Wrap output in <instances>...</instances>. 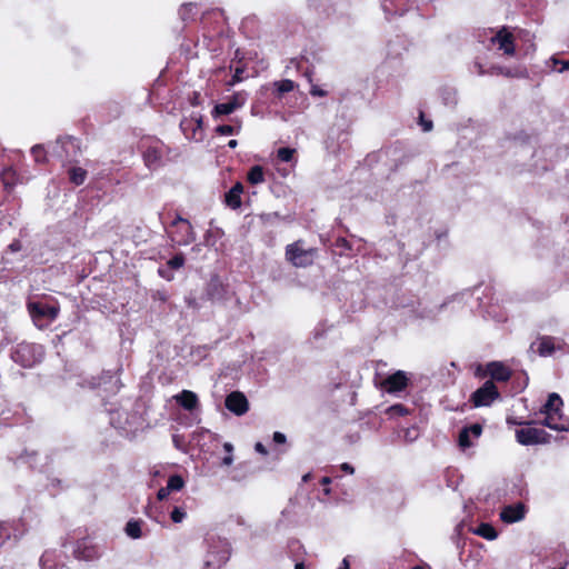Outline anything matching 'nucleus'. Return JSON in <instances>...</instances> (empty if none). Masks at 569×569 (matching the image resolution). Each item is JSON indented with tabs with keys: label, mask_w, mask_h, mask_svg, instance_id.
Wrapping results in <instances>:
<instances>
[{
	"label": "nucleus",
	"mask_w": 569,
	"mask_h": 569,
	"mask_svg": "<svg viewBox=\"0 0 569 569\" xmlns=\"http://www.w3.org/2000/svg\"><path fill=\"white\" fill-rule=\"evenodd\" d=\"M229 559V551L223 546L221 549H210L203 560V569H220Z\"/></svg>",
	"instance_id": "11"
},
{
	"label": "nucleus",
	"mask_w": 569,
	"mask_h": 569,
	"mask_svg": "<svg viewBox=\"0 0 569 569\" xmlns=\"http://www.w3.org/2000/svg\"><path fill=\"white\" fill-rule=\"evenodd\" d=\"M316 249H305L301 240L290 243L286 248V258L295 267L303 268L312 264Z\"/></svg>",
	"instance_id": "3"
},
{
	"label": "nucleus",
	"mask_w": 569,
	"mask_h": 569,
	"mask_svg": "<svg viewBox=\"0 0 569 569\" xmlns=\"http://www.w3.org/2000/svg\"><path fill=\"white\" fill-rule=\"evenodd\" d=\"M248 181L251 184H258L264 181V172L262 167L254 166L248 172Z\"/></svg>",
	"instance_id": "25"
},
{
	"label": "nucleus",
	"mask_w": 569,
	"mask_h": 569,
	"mask_svg": "<svg viewBox=\"0 0 569 569\" xmlns=\"http://www.w3.org/2000/svg\"><path fill=\"white\" fill-rule=\"evenodd\" d=\"M246 100H247V94L243 93V92H236L229 102L232 103V106H234L236 110L241 108L244 103H246Z\"/></svg>",
	"instance_id": "31"
},
{
	"label": "nucleus",
	"mask_w": 569,
	"mask_h": 569,
	"mask_svg": "<svg viewBox=\"0 0 569 569\" xmlns=\"http://www.w3.org/2000/svg\"><path fill=\"white\" fill-rule=\"evenodd\" d=\"M166 146L160 141H153L147 146L143 151V160L148 168L156 169L162 164V157L166 152Z\"/></svg>",
	"instance_id": "6"
},
{
	"label": "nucleus",
	"mask_w": 569,
	"mask_h": 569,
	"mask_svg": "<svg viewBox=\"0 0 569 569\" xmlns=\"http://www.w3.org/2000/svg\"><path fill=\"white\" fill-rule=\"evenodd\" d=\"M341 470L345 471L346 473H349V475H352L355 472V469L351 465H349L348 462H343L341 466H340Z\"/></svg>",
	"instance_id": "45"
},
{
	"label": "nucleus",
	"mask_w": 569,
	"mask_h": 569,
	"mask_svg": "<svg viewBox=\"0 0 569 569\" xmlns=\"http://www.w3.org/2000/svg\"><path fill=\"white\" fill-rule=\"evenodd\" d=\"M412 569H423L422 567L416 566Z\"/></svg>",
	"instance_id": "58"
},
{
	"label": "nucleus",
	"mask_w": 569,
	"mask_h": 569,
	"mask_svg": "<svg viewBox=\"0 0 569 569\" xmlns=\"http://www.w3.org/2000/svg\"><path fill=\"white\" fill-rule=\"evenodd\" d=\"M391 410L398 411L400 413L406 411V409L401 405H397V406L391 407Z\"/></svg>",
	"instance_id": "51"
},
{
	"label": "nucleus",
	"mask_w": 569,
	"mask_h": 569,
	"mask_svg": "<svg viewBox=\"0 0 569 569\" xmlns=\"http://www.w3.org/2000/svg\"><path fill=\"white\" fill-rule=\"evenodd\" d=\"M180 129L190 140L202 139V116L193 112L189 118H184L180 122Z\"/></svg>",
	"instance_id": "4"
},
{
	"label": "nucleus",
	"mask_w": 569,
	"mask_h": 569,
	"mask_svg": "<svg viewBox=\"0 0 569 569\" xmlns=\"http://www.w3.org/2000/svg\"><path fill=\"white\" fill-rule=\"evenodd\" d=\"M273 86L278 97H282L284 93L291 92L296 88V83L290 79L276 81Z\"/></svg>",
	"instance_id": "24"
},
{
	"label": "nucleus",
	"mask_w": 569,
	"mask_h": 569,
	"mask_svg": "<svg viewBox=\"0 0 569 569\" xmlns=\"http://www.w3.org/2000/svg\"><path fill=\"white\" fill-rule=\"evenodd\" d=\"M563 406L561 397L552 392L549 395L547 402L541 409V413L545 415V419L541 425L557 431H567L568 428L563 425L558 423L562 418L561 408Z\"/></svg>",
	"instance_id": "1"
},
{
	"label": "nucleus",
	"mask_w": 569,
	"mask_h": 569,
	"mask_svg": "<svg viewBox=\"0 0 569 569\" xmlns=\"http://www.w3.org/2000/svg\"><path fill=\"white\" fill-rule=\"evenodd\" d=\"M491 41L498 44V48L505 52V54L513 56L515 54V43L513 36L507 30V28H502L499 30L492 38Z\"/></svg>",
	"instance_id": "14"
},
{
	"label": "nucleus",
	"mask_w": 569,
	"mask_h": 569,
	"mask_svg": "<svg viewBox=\"0 0 569 569\" xmlns=\"http://www.w3.org/2000/svg\"><path fill=\"white\" fill-rule=\"evenodd\" d=\"M408 380L407 373L402 370H398L383 380L382 388L389 393L399 392L408 386Z\"/></svg>",
	"instance_id": "12"
},
{
	"label": "nucleus",
	"mask_w": 569,
	"mask_h": 569,
	"mask_svg": "<svg viewBox=\"0 0 569 569\" xmlns=\"http://www.w3.org/2000/svg\"><path fill=\"white\" fill-rule=\"evenodd\" d=\"M422 126H423V130L425 131H429L432 128V122L431 121H426V122H422Z\"/></svg>",
	"instance_id": "50"
},
{
	"label": "nucleus",
	"mask_w": 569,
	"mask_h": 569,
	"mask_svg": "<svg viewBox=\"0 0 569 569\" xmlns=\"http://www.w3.org/2000/svg\"><path fill=\"white\" fill-rule=\"evenodd\" d=\"M31 153L38 163H43L47 160L46 151L42 144H36L31 149Z\"/></svg>",
	"instance_id": "28"
},
{
	"label": "nucleus",
	"mask_w": 569,
	"mask_h": 569,
	"mask_svg": "<svg viewBox=\"0 0 569 569\" xmlns=\"http://www.w3.org/2000/svg\"><path fill=\"white\" fill-rule=\"evenodd\" d=\"M296 150L292 148H280L277 151V157L283 162H290L293 158Z\"/></svg>",
	"instance_id": "29"
},
{
	"label": "nucleus",
	"mask_w": 569,
	"mask_h": 569,
	"mask_svg": "<svg viewBox=\"0 0 569 569\" xmlns=\"http://www.w3.org/2000/svg\"><path fill=\"white\" fill-rule=\"evenodd\" d=\"M273 441L278 445L286 442V436L282 432L276 431L273 433Z\"/></svg>",
	"instance_id": "42"
},
{
	"label": "nucleus",
	"mask_w": 569,
	"mask_h": 569,
	"mask_svg": "<svg viewBox=\"0 0 569 569\" xmlns=\"http://www.w3.org/2000/svg\"><path fill=\"white\" fill-rule=\"evenodd\" d=\"M233 111H236V108H234V106H232L231 102L228 101V102H223V103H218L214 106V108L212 110V117L217 118L220 116L230 114Z\"/></svg>",
	"instance_id": "26"
},
{
	"label": "nucleus",
	"mask_w": 569,
	"mask_h": 569,
	"mask_svg": "<svg viewBox=\"0 0 569 569\" xmlns=\"http://www.w3.org/2000/svg\"><path fill=\"white\" fill-rule=\"evenodd\" d=\"M69 179L76 186H80L87 178V171L80 167H71L68 170Z\"/></svg>",
	"instance_id": "23"
},
{
	"label": "nucleus",
	"mask_w": 569,
	"mask_h": 569,
	"mask_svg": "<svg viewBox=\"0 0 569 569\" xmlns=\"http://www.w3.org/2000/svg\"><path fill=\"white\" fill-rule=\"evenodd\" d=\"M339 569H350L349 561L346 558L342 560Z\"/></svg>",
	"instance_id": "49"
},
{
	"label": "nucleus",
	"mask_w": 569,
	"mask_h": 569,
	"mask_svg": "<svg viewBox=\"0 0 569 569\" xmlns=\"http://www.w3.org/2000/svg\"><path fill=\"white\" fill-rule=\"evenodd\" d=\"M295 569H306V567H305L303 562H298V563H296Z\"/></svg>",
	"instance_id": "56"
},
{
	"label": "nucleus",
	"mask_w": 569,
	"mask_h": 569,
	"mask_svg": "<svg viewBox=\"0 0 569 569\" xmlns=\"http://www.w3.org/2000/svg\"><path fill=\"white\" fill-rule=\"evenodd\" d=\"M73 553L76 558L87 561L93 560L99 556L97 549L88 540L78 542Z\"/></svg>",
	"instance_id": "16"
},
{
	"label": "nucleus",
	"mask_w": 569,
	"mask_h": 569,
	"mask_svg": "<svg viewBox=\"0 0 569 569\" xmlns=\"http://www.w3.org/2000/svg\"><path fill=\"white\" fill-rule=\"evenodd\" d=\"M555 351L553 338L551 337H541L538 341V352L542 357H547L552 355Z\"/></svg>",
	"instance_id": "20"
},
{
	"label": "nucleus",
	"mask_w": 569,
	"mask_h": 569,
	"mask_svg": "<svg viewBox=\"0 0 569 569\" xmlns=\"http://www.w3.org/2000/svg\"><path fill=\"white\" fill-rule=\"evenodd\" d=\"M243 188L241 183L234 184L226 194V202L227 204L232 208H239L241 204L240 194L242 192Z\"/></svg>",
	"instance_id": "19"
},
{
	"label": "nucleus",
	"mask_w": 569,
	"mask_h": 569,
	"mask_svg": "<svg viewBox=\"0 0 569 569\" xmlns=\"http://www.w3.org/2000/svg\"><path fill=\"white\" fill-rule=\"evenodd\" d=\"M52 152L62 160L72 161L78 153V143L71 137L59 138Z\"/></svg>",
	"instance_id": "5"
},
{
	"label": "nucleus",
	"mask_w": 569,
	"mask_h": 569,
	"mask_svg": "<svg viewBox=\"0 0 569 569\" xmlns=\"http://www.w3.org/2000/svg\"><path fill=\"white\" fill-rule=\"evenodd\" d=\"M499 392L492 381H486L482 387L472 393V400L476 407L489 406Z\"/></svg>",
	"instance_id": "7"
},
{
	"label": "nucleus",
	"mask_w": 569,
	"mask_h": 569,
	"mask_svg": "<svg viewBox=\"0 0 569 569\" xmlns=\"http://www.w3.org/2000/svg\"><path fill=\"white\" fill-rule=\"evenodd\" d=\"M22 249V244L19 240H14L12 243L9 244V250L11 252H18Z\"/></svg>",
	"instance_id": "43"
},
{
	"label": "nucleus",
	"mask_w": 569,
	"mask_h": 569,
	"mask_svg": "<svg viewBox=\"0 0 569 569\" xmlns=\"http://www.w3.org/2000/svg\"><path fill=\"white\" fill-rule=\"evenodd\" d=\"M459 446L462 448V449H466V448H469L471 446V441H470V433H469V430H467L466 428H463L460 433H459Z\"/></svg>",
	"instance_id": "32"
},
{
	"label": "nucleus",
	"mask_w": 569,
	"mask_h": 569,
	"mask_svg": "<svg viewBox=\"0 0 569 569\" xmlns=\"http://www.w3.org/2000/svg\"><path fill=\"white\" fill-rule=\"evenodd\" d=\"M320 482H321L322 486H328V485L331 483V478L323 477Z\"/></svg>",
	"instance_id": "53"
},
{
	"label": "nucleus",
	"mask_w": 569,
	"mask_h": 569,
	"mask_svg": "<svg viewBox=\"0 0 569 569\" xmlns=\"http://www.w3.org/2000/svg\"><path fill=\"white\" fill-rule=\"evenodd\" d=\"M226 408L236 416H242L249 410V402L240 391H232L226 397Z\"/></svg>",
	"instance_id": "10"
},
{
	"label": "nucleus",
	"mask_w": 569,
	"mask_h": 569,
	"mask_svg": "<svg viewBox=\"0 0 569 569\" xmlns=\"http://www.w3.org/2000/svg\"><path fill=\"white\" fill-rule=\"evenodd\" d=\"M547 432L543 429L527 428L516 431L517 441L523 446L543 443L547 441Z\"/></svg>",
	"instance_id": "8"
},
{
	"label": "nucleus",
	"mask_w": 569,
	"mask_h": 569,
	"mask_svg": "<svg viewBox=\"0 0 569 569\" xmlns=\"http://www.w3.org/2000/svg\"><path fill=\"white\" fill-rule=\"evenodd\" d=\"M193 9L192 3L183 4L179 11L181 18L184 20L186 16Z\"/></svg>",
	"instance_id": "40"
},
{
	"label": "nucleus",
	"mask_w": 569,
	"mask_h": 569,
	"mask_svg": "<svg viewBox=\"0 0 569 569\" xmlns=\"http://www.w3.org/2000/svg\"><path fill=\"white\" fill-rule=\"evenodd\" d=\"M171 520L176 523H180L182 522V520L186 518V511L182 510L181 508L179 507H176L172 511H171Z\"/></svg>",
	"instance_id": "35"
},
{
	"label": "nucleus",
	"mask_w": 569,
	"mask_h": 569,
	"mask_svg": "<svg viewBox=\"0 0 569 569\" xmlns=\"http://www.w3.org/2000/svg\"><path fill=\"white\" fill-rule=\"evenodd\" d=\"M37 350L41 351V347L31 343H20L16 349L13 360L23 367H31L37 361L33 357ZM39 355H41V352H39Z\"/></svg>",
	"instance_id": "9"
},
{
	"label": "nucleus",
	"mask_w": 569,
	"mask_h": 569,
	"mask_svg": "<svg viewBox=\"0 0 569 569\" xmlns=\"http://www.w3.org/2000/svg\"><path fill=\"white\" fill-rule=\"evenodd\" d=\"M237 144H238L237 140H233V139L228 142V147L232 148V149L236 148Z\"/></svg>",
	"instance_id": "54"
},
{
	"label": "nucleus",
	"mask_w": 569,
	"mask_h": 569,
	"mask_svg": "<svg viewBox=\"0 0 569 569\" xmlns=\"http://www.w3.org/2000/svg\"><path fill=\"white\" fill-rule=\"evenodd\" d=\"M28 309L33 319L48 318L53 320L59 313V308L56 306L44 305L41 302H29Z\"/></svg>",
	"instance_id": "13"
},
{
	"label": "nucleus",
	"mask_w": 569,
	"mask_h": 569,
	"mask_svg": "<svg viewBox=\"0 0 569 569\" xmlns=\"http://www.w3.org/2000/svg\"><path fill=\"white\" fill-rule=\"evenodd\" d=\"M223 448H224V450H226L227 452H229V453H231V452H232V450H233V446H232L230 442H226V443L223 445Z\"/></svg>",
	"instance_id": "52"
},
{
	"label": "nucleus",
	"mask_w": 569,
	"mask_h": 569,
	"mask_svg": "<svg viewBox=\"0 0 569 569\" xmlns=\"http://www.w3.org/2000/svg\"><path fill=\"white\" fill-rule=\"evenodd\" d=\"M475 533L487 540H495L498 537L497 530L489 523H480Z\"/></svg>",
	"instance_id": "22"
},
{
	"label": "nucleus",
	"mask_w": 569,
	"mask_h": 569,
	"mask_svg": "<svg viewBox=\"0 0 569 569\" xmlns=\"http://www.w3.org/2000/svg\"><path fill=\"white\" fill-rule=\"evenodd\" d=\"M466 429L469 430L470 437L472 436L473 438H479L482 432V428L478 423H473L470 427H466Z\"/></svg>",
	"instance_id": "36"
},
{
	"label": "nucleus",
	"mask_w": 569,
	"mask_h": 569,
	"mask_svg": "<svg viewBox=\"0 0 569 569\" xmlns=\"http://www.w3.org/2000/svg\"><path fill=\"white\" fill-rule=\"evenodd\" d=\"M242 73L243 69L238 67L234 70V74L232 77V80L229 82V86H234L236 83L240 82L242 80Z\"/></svg>",
	"instance_id": "37"
},
{
	"label": "nucleus",
	"mask_w": 569,
	"mask_h": 569,
	"mask_svg": "<svg viewBox=\"0 0 569 569\" xmlns=\"http://www.w3.org/2000/svg\"><path fill=\"white\" fill-rule=\"evenodd\" d=\"M158 273L161 278L166 279L167 281H171L174 278L173 273L167 268H159Z\"/></svg>",
	"instance_id": "38"
},
{
	"label": "nucleus",
	"mask_w": 569,
	"mask_h": 569,
	"mask_svg": "<svg viewBox=\"0 0 569 569\" xmlns=\"http://www.w3.org/2000/svg\"><path fill=\"white\" fill-rule=\"evenodd\" d=\"M170 227L169 238L174 244L188 246L196 240L193 228L187 219L178 216Z\"/></svg>",
	"instance_id": "2"
},
{
	"label": "nucleus",
	"mask_w": 569,
	"mask_h": 569,
	"mask_svg": "<svg viewBox=\"0 0 569 569\" xmlns=\"http://www.w3.org/2000/svg\"><path fill=\"white\" fill-rule=\"evenodd\" d=\"M487 370L492 379L497 381H507L511 377V371L501 362H490L487 366Z\"/></svg>",
	"instance_id": "17"
},
{
	"label": "nucleus",
	"mask_w": 569,
	"mask_h": 569,
	"mask_svg": "<svg viewBox=\"0 0 569 569\" xmlns=\"http://www.w3.org/2000/svg\"><path fill=\"white\" fill-rule=\"evenodd\" d=\"M526 515V506L521 502L509 505L502 508L500 519L506 523H513L522 520Z\"/></svg>",
	"instance_id": "15"
},
{
	"label": "nucleus",
	"mask_w": 569,
	"mask_h": 569,
	"mask_svg": "<svg viewBox=\"0 0 569 569\" xmlns=\"http://www.w3.org/2000/svg\"><path fill=\"white\" fill-rule=\"evenodd\" d=\"M141 525H142V521H140V520L128 521L126 525V528H124L127 536L132 539L141 538L142 537Z\"/></svg>",
	"instance_id": "21"
},
{
	"label": "nucleus",
	"mask_w": 569,
	"mask_h": 569,
	"mask_svg": "<svg viewBox=\"0 0 569 569\" xmlns=\"http://www.w3.org/2000/svg\"><path fill=\"white\" fill-rule=\"evenodd\" d=\"M183 486H184V481H183L182 477L179 475H173V476L169 477L168 482H167V487L170 491H179L183 488Z\"/></svg>",
	"instance_id": "27"
},
{
	"label": "nucleus",
	"mask_w": 569,
	"mask_h": 569,
	"mask_svg": "<svg viewBox=\"0 0 569 569\" xmlns=\"http://www.w3.org/2000/svg\"><path fill=\"white\" fill-rule=\"evenodd\" d=\"M216 131L219 133V134H222V136H232V134H236L238 133V130L232 127V126H229V124H221V126H218Z\"/></svg>",
	"instance_id": "34"
},
{
	"label": "nucleus",
	"mask_w": 569,
	"mask_h": 569,
	"mask_svg": "<svg viewBox=\"0 0 569 569\" xmlns=\"http://www.w3.org/2000/svg\"><path fill=\"white\" fill-rule=\"evenodd\" d=\"M232 462H233V457L231 453L222 459V465H224V466H230Z\"/></svg>",
	"instance_id": "47"
},
{
	"label": "nucleus",
	"mask_w": 569,
	"mask_h": 569,
	"mask_svg": "<svg viewBox=\"0 0 569 569\" xmlns=\"http://www.w3.org/2000/svg\"><path fill=\"white\" fill-rule=\"evenodd\" d=\"M111 423L118 428H122V429L126 428L124 425L120 420H116L113 416L111 417Z\"/></svg>",
	"instance_id": "48"
},
{
	"label": "nucleus",
	"mask_w": 569,
	"mask_h": 569,
	"mask_svg": "<svg viewBox=\"0 0 569 569\" xmlns=\"http://www.w3.org/2000/svg\"><path fill=\"white\" fill-rule=\"evenodd\" d=\"M183 264H184V257L182 253L176 254L167 262L168 268L176 269V270L182 268Z\"/></svg>",
	"instance_id": "30"
},
{
	"label": "nucleus",
	"mask_w": 569,
	"mask_h": 569,
	"mask_svg": "<svg viewBox=\"0 0 569 569\" xmlns=\"http://www.w3.org/2000/svg\"><path fill=\"white\" fill-rule=\"evenodd\" d=\"M176 401L186 410L192 411L198 405L199 400L194 392L189 390H183L182 392L174 396Z\"/></svg>",
	"instance_id": "18"
},
{
	"label": "nucleus",
	"mask_w": 569,
	"mask_h": 569,
	"mask_svg": "<svg viewBox=\"0 0 569 569\" xmlns=\"http://www.w3.org/2000/svg\"><path fill=\"white\" fill-rule=\"evenodd\" d=\"M254 449H256L257 452H259V453H261L263 456L268 455L267 448L261 442H257L254 445Z\"/></svg>",
	"instance_id": "44"
},
{
	"label": "nucleus",
	"mask_w": 569,
	"mask_h": 569,
	"mask_svg": "<svg viewBox=\"0 0 569 569\" xmlns=\"http://www.w3.org/2000/svg\"><path fill=\"white\" fill-rule=\"evenodd\" d=\"M190 102H191V104H192V106H198V104L200 103V93H199V92H197V91H194V92L192 93V97H191V99H190Z\"/></svg>",
	"instance_id": "46"
},
{
	"label": "nucleus",
	"mask_w": 569,
	"mask_h": 569,
	"mask_svg": "<svg viewBox=\"0 0 569 569\" xmlns=\"http://www.w3.org/2000/svg\"><path fill=\"white\" fill-rule=\"evenodd\" d=\"M310 94L315 97H325L327 96V91L320 89L318 86H312L310 89Z\"/></svg>",
	"instance_id": "39"
},
{
	"label": "nucleus",
	"mask_w": 569,
	"mask_h": 569,
	"mask_svg": "<svg viewBox=\"0 0 569 569\" xmlns=\"http://www.w3.org/2000/svg\"><path fill=\"white\" fill-rule=\"evenodd\" d=\"M14 178L16 172L11 168L4 170L2 173V180L7 188L12 187L14 184Z\"/></svg>",
	"instance_id": "33"
},
{
	"label": "nucleus",
	"mask_w": 569,
	"mask_h": 569,
	"mask_svg": "<svg viewBox=\"0 0 569 569\" xmlns=\"http://www.w3.org/2000/svg\"><path fill=\"white\" fill-rule=\"evenodd\" d=\"M310 479V473H307L302 477V480L306 482Z\"/></svg>",
	"instance_id": "57"
},
{
	"label": "nucleus",
	"mask_w": 569,
	"mask_h": 569,
	"mask_svg": "<svg viewBox=\"0 0 569 569\" xmlns=\"http://www.w3.org/2000/svg\"><path fill=\"white\" fill-rule=\"evenodd\" d=\"M567 69H569V61L562 62V68L559 69V71L562 72L563 70H567Z\"/></svg>",
	"instance_id": "55"
},
{
	"label": "nucleus",
	"mask_w": 569,
	"mask_h": 569,
	"mask_svg": "<svg viewBox=\"0 0 569 569\" xmlns=\"http://www.w3.org/2000/svg\"><path fill=\"white\" fill-rule=\"evenodd\" d=\"M171 491L168 489V487L160 488L157 493V498L159 500H164Z\"/></svg>",
	"instance_id": "41"
}]
</instances>
